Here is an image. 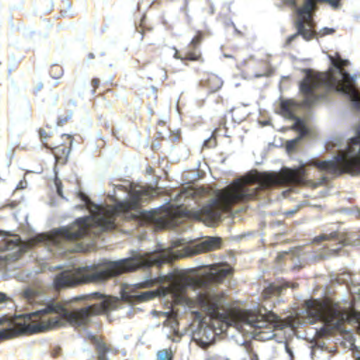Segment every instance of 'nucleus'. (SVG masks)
I'll use <instances>...</instances> for the list:
<instances>
[{"mask_svg":"<svg viewBox=\"0 0 360 360\" xmlns=\"http://www.w3.org/2000/svg\"><path fill=\"white\" fill-rule=\"evenodd\" d=\"M329 58L334 68H329L328 71L315 72L311 70H305L306 75L299 86L304 96L302 105L309 108L323 98L324 95L318 93L319 89L323 88L327 91H335L349 96L356 108L360 110V95L354 86L353 78L344 69L349 65V61L342 59L338 53L335 57Z\"/></svg>","mask_w":360,"mask_h":360,"instance_id":"5","label":"nucleus"},{"mask_svg":"<svg viewBox=\"0 0 360 360\" xmlns=\"http://www.w3.org/2000/svg\"><path fill=\"white\" fill-rule=\"evenodd\" d=\"M286 253H279L276 258V262L279 263L283 259Z\"/></svg>","mask_w":360,"mask_h":360,"instance_id":"34","label":"nucleus"},{"mask_svg":"<svg viewBox=\"0 0 360 360\" xmlns=\"http://www.w3.org/2000/svg\"><path fill=\"white\" fill-rule=\"evenodd\" d=\"M328 3L331 5L333 8H338L340 6V0H327Z\"/></svg>","mask_w":360,"mask_h":360,"instance_id":"30","label":"nucleus"},{"mask_svg":"<svg viewBox=\"0 0 360 360\" xmlns=\"http://www.w3.org/2000/svg\"><path fill=\"white\" fill-rule=\"evenodd\" d=\"M222 84L221 79L214 74L208 75L206 79L203 82V86L210 94L215 93L219 90Z\"/></svg>","mask_w":360,"mask_h":360,"instance_id":"15","label":"nucleus"},{"mask_svg":"<svg viewBox=\"0 0 360 360\" xmlns=\"http://www.w3.org/2000/svg\"><path fill=\"white\" fill-rule=\"evenodd\" d=\"M106 296L99 292H94L89 295H81L74 298L75 301H79L83 300H102L105 298Z\"/></svg>","mask_w":360,"mask_h":360,"instance_id":"19","label":"nucleus"},{"mask_svg":"<svg viewBox=\"0 0 360 360\" xmlns=\"http://www.w3.org/2000/svg\"><path fill=\"white\" fill-rule=\"evenodd\" d=\"M25 298L29 302L30 304H34L37 302V299L41 297V292L33 288H28L25 290L23 292Z\"/></svg>","mask_w":360,"mask_h":360,"instance_id":"18","label":"nucleus"},{"mask_svg":"<svg viewBox=\"0 0 360 360\" xmlns=\"http://www.w3.org/2000/svg\"><path fill=\"white\" fill-rule=\"evenodd\" d=\"M100 79L98 78H93L91 82V86H92V94H95L96 91V89L98 88V86H100Z\"/></svg>","mask_w":360,"mask_h":360,"instance_id":"27","label":"nucleus"},{"mask_svg":"<svg viewBox=\"0 0 360 360\" xmlns=\"http://www.w3.org/2000/svg\"><path fill=\"white\" fill-rule=\"evenodd\" d=\"M304 128V126L302 124L300 121L297 120V121L295 123V124L292 126V129H297V130H302Z\"/></svg>","mask_w":360,"mask_h":360,"instance_id":"29","label":"nucleus"},{"mask_svg":"<svg viewBox=\"0 0 360 360\" xmlns=\"http://www.w3.org/2000/svg\"><path fill=\"white\" fill-rule=\"evenodd\" d=\"M221 239L211 237L195 245H183L180 240L172 242V250L159 255L153 253L137 255L114 262H106L65 270L56 274L53 286L56 291L90 283H103L121 274L139 269H147L154 265L219 249Z\"/></svg>","mask_w":360,"mask_h":360,"instance_id":"2","label":"nucleus"},{"mask_svg":"<svg viewBox=\"0 0 360 360\" xmlns=\"http://www.w3.org/2000/svg\"><path fill=\"white\" fill-rule=\"evenodd\" d=\"M71 118V114H68L65 116H60L57 120V124L58 126H63L66 124Z\"/></svg>","mask_w":360,"mask_h":360,"instance_id":"25","label":"nucleus"},{"mask_svg":"<svg viewBox=\"0 0 360 360\" xmlns=\"http://www.w3.org/2000/svg\"><path fill=\"white\" fill-rule=\"evenodd\" d=\"M295 143H296V140H292V141H289L287 144V148L288 149H290L291 148L293 147V146L295 144Z\"/></svg>","mask_w":360,"mask_h":360,"instance_id":"35","label":"nucleus"},{"mask_svg":"<svg viewBox=\"0 0 360 360\" xmlns=\"http://www.w3.org/2000/svg\"><path fill=\"white\" fill-rule=\"evenodd\" d=\"M158 360H172L173 354L171 349H165L158 351L157 354Z\"/></svg>","mask_w":360,"mask_h":360,"instance_id":"21","label":"nucleus"},{"mask_svg":"<svg viewBox=\"0 0 360 360\" xmlns=\"http://www.w3.org/2000/svg\"><path fill=\"white\" fill-rule=\"evenodd\" d=\"M307 316L311 323L322 321L324 326L316 331L318 338L330 335L334 330H339L349 321L347 310L329 300H308L304 302Z\"/></svg>","mask_w":360,"mask_h":360,"instance_id":"6","label":"nucleus"},{"mask_svg":"<svg viewBox=\"0 0 360 360\" xmlns=\"http://www.w3.org/2000/svg\"><path fill=\"white\" fill-rule=\"evenodd\" d=\"M56 188H57V193L58 194L63 197V193H62V185H61V183H56Z\"/></svg>","mask_w":360,"mask_h":360,"instance_id":"31","label":"nucleus"},{"mask_svg":"<svg viewBox=\"0 0 360 360\" xmlns=\"http://www.w3.org/2000/svg\"><path fill=\"white\" fill-rule=\"evenodd\" d=\"M305 175L304 166L295 169L284 168L278 174L255 171L216 191L215 198L200 210H188L167 203L156 210L145 213L143 217L156 229L176 226L183 219L202 221L212 225L220 221L223 212H230L236 204L255 198L261 190L273 186L301 184Z\"/></svg>","mask_w":360,"mask_h":360,"instance_id":"1","label":"nucleus"},{"mask_svg":"<svg viewBox=\"0 0 360 360\" xmlns=\"http://www.w3.org/2000/svg\"><path fill=\"white\" fill-rule=\"evenodd\" d=\"M79 195H80L81 198L82 199V200H84L86 202V204L88 205L90 202L89 198L86 195H84L82 193H80Z\"/></svg>","mask_w":360,"mask_h":360,"instance_id":"33","label":"nucleus"},{"mask_svg":"<svg viewBox=\"0 0 360 360\" xmlns=\"http://www.w3.org/2000/svg\"><path fill=\"white\" fill-rule=\"evenodd\" d=\"M6 300V296L4 293L0 292V304L5 302Z\"/></svg>","mask_w":360,"mask_h":360,"instance_id":"37","label":"nucleus"},{"mask_svg":"<svg viewBox=\"0 0 360 360\" xmlns=\"http://www.w3.org/2000/svg\"><path fill=\"white\" fill-rule=\"evenodd\" d=\"M318 1L328 2L327 0H305L303 6L297 9L298 19L295 22L297 33L290 36L287 39V43H291L298 35L307 40L312 39L315 32L312 30L314 22L311 18V11L316 7Z\"/></svg>","mask_w":360,"mask_h":360,"instance_id":"10","label":"nucleus"},{"mask_svg":"<svg viewBox=\"0 0 360 360\" xmlns=\"http://www.w3.org/2000/svg\"><path fill=\"white\" fill-rule=\"evenodd\" d=\"M298 284L296 283H290L283 281L281 283H271L264 290V295L266 298L270 297L272 295H279L283 290L288 288H296Z\"/></svg>","mask_w":360,"mask_h":360,"instance_id":"14","label":"nucleus"},{"mask_svg":"<svg viewBox=\"0 0 360 360\" xmlns=\"http://www.w3.org/2000/svg\"><path fill=\"white\" fill-rule=\"evenodd\" d=\"M195 303L211 319L217 320L226 324V326L248 321L246 313L243 311H219L224 308V297L222 292L215 293L210 291L199 292L195 299Z\"/></svg>","mask_w":360,"mask_h":360,"instance_id":"8","label":"nucleus"},{"mask_svg":"<svg viewBox=\"0 0 360 360\" xmlns=\"http://www.w3.org/2000/svg\"><path fill=\"white\" fill-rule=\"evenodd\" d=\"M212 188L209 186H200L198 188L188 187L184 188L179 193L181 198H202L210 195Z\"/></svg>","mask_w":360,"mask_h":360,"instance_id":"13","label":"nucleus"},{"mask_svg":"<svg viewBox=\"0 0 360 360\" xmlns=\"http://www.w3.org/2000/svg\"><path fill=\"white\" fill-rule=\"evenodd\" d=\"M143 296L146 297L147 299H150L153 297V292H145V293H143Z\"/></svg>","mask_w":360,"mask_h":360,"instance_id":"36","label":"nucleus"},{"mask_svg":"<svg viewBox=\"0 0 360 360\" xmlns=\"http://www.w3.org/2000/svg\"><path fill=\"white\" fill-rule=\"evenodd\" d=\"M323 240H335L338 241V244L340 246L336 249H340L344 244L342 243L341 240L338 237V233L336 231L332 232L329 234H321L314 238V241L316 243H319Z\"/></svg>","mask_w":360,"mask_h":360,"instance_id":"17","label":"nucleus"},{"mask_svg":"<svg viewBox=\"0 0 360 360\" xmlns=\"http://www.w3.org/2000/svg\"><path fill=\"white\" fill-rule=\"evenodd\" d=\"M164 314L165 315V316H167V318L168 319H175V316H174V314L172 311H168V312H165L164 313Z\"/></svg>","mask_w":360,"mask_h":360,"instance_id":"32","label":"nucleus"},{"mask_svg":"<svg viewBox=\"0 0 360 360\" xmlns=\"http://www.w3.org/2000/svg\"><path fill=\"white\" fill-rule=\"evenodd\" d=\"M226 267L218 265H212L210 271L202 275L192 277H177L175 278L167 287L162 288V295L165 296L171 294L174 302L180 303L185 300L186 288L189 285L196 288H207L211 284L221 283L228 276H231L234 272V269L228 264Z\"/></svg>","mask_w":360,"mask_h":360,"instance_id":"7","label":"nucleus"},{"mask_svg":"<svg viewBox=\"0 0 360 360\" xmlns=\"http://www.w3.org/2000/svg\"><path fill=\"white\" fill-rule=\"evenodd\" d=\"M324 34H332L334 32V30L333 29H330V28H325L324 29Z\"/></svg>","mask_w":360,"mask_h":360,"instance_id":"38","label":"nucleus"},{"mask_svg":"<svg viewBox=\"0 0 360 360\" xmlns=\"http://www.w3.org/2000/svg\"><path fill=\"white\" fill-rule=\"evenodd\" d=\"M117 300L108 297L100 303L68 310L63 302L49 301L42 309L19 316L14 319H0V342L20 335H32L58 328L61 320L75 328L86 327L93 316L116 308Z\"/></svg>","mask_w":360,"mask_h":360,"instance_id":"3","label":"nucleus"},{"mask_svg":"<svg viewBox=\"0 0 360 360\" xmlns=\"http://www.w3.org/2000/svg\"><path fill=\"white\" fill-rule=\"evenodd\" d=\"M358 333H359V335H360V320H359V322Z\"/></svg>","mask_w":360,"mask_h":360,"instance_id":"39","label":"nucleus"},{"mask_svg":"<svg viewBox=\"0 0 360 360\" xmlns=\"http://www.w3.org/2000/svg\"><path fill=\"white\" fill-rule=\"evenodd\" d=\"M161 281L160 278H155L153 279L146 280L141 283H139V286L141 288H150L154 286L155 284L160 283Z\"/></svg>","mask_w":360,"mask_h":360,"instance_id":"24","label":"nucleus"},{"mask_svg":"<svg viewBox=\"0 0 360 360\" xmlns=\"http://www.w3.org/2000/svg\"><path fill=\"white\" fill-rule=\"evenodd\" d=\"M204 37V34L201 31H198L196 34L191 39V42L188 44L193 47L199 48L200 44H201Z\"/></svg>","mask_w":360,"mask_h":360,"instance_id":"23","label":"nucleus"},{"mask_svg":"<svg viewBox=\"0 0 360 360\" xmlns=\"http://www.w3.org/2000/svg\"><path fill=\"white\" fill-rule=\"evenodd\" d=\"M88 339L95 347L98 354V360H108L107 359V354L108 353L114 355L118 354L119 351L110 343L106 342L103 336L89 334Z\"/></svg>","mask_w":360,"mask_h":360,"instance_id":"11","label":"nucleus"},{"mask_svg":"<svg viewBox=\"0 0 360 360\" xmlns=\"http://www.w3.org/2000/svg\"><path fill=\"white\" fill-rule=\"evenodd\" d=\"M106 94H109L110 95L104 96V99L106 100V103L105 104V108H110L112 106L113 102L112 99L117 100L118 98V95L110 89H108L105 92Z\"/></svg>","mask_w":360,"mask_h":360,"instance_id":"22","label":"nucleus"},{"mask_svg":"<svg viewBox=\"0 0 360 360\" xmlns=\"http://www.w3.org/2000/svg\"><path fill=\"white\" fill-rule=\"evenodd\" d=\"M175 52L174 58L181 60L186 64V61H193V62H204L201 51L199 48L193 47L190 44H188L186 50L179 51L174 48Z\"/></svg>","mask_w":360,"mask_h":360,"instance_id":"12","label":"nucleus"},{"mask_svg":"<svg viewBox=\"0 0 360 360\" xmlns=\"http://www.w3.org/2000/svg\"><path fill=\"white\" fill-rule=\"evenodd\" d=\"M155 192V189L151 187L131 188L129 192V200L118 201L115 205L97 206V213L92 218H78L68 226L54 229L50 233L37 234L27 241H22L18 236H15L6 241L5 248L8 250L14 247H20L21 251L25 252L44 242L54 245H60L64 240L75 242L88 236L94 224L105 230L113 229L118 215L138 209L142 202L151 199Z\"/></svg>","mask_w":360,"mask_h":360,"instance_id":"4","label":"nucleus"},{"mask_svg":"<svg viewBox=\"0 0 360 360\" xmlns=\"http://www.w3.org/2000/svg\"><path fill=\"white\" fill-rule=\"evenodd\" d=\"M43 84L41 82H34L32 90L34 94H38L43 89Z\"/></svg>","mask_w":360,"mask_h":360,"instance_id":"26","label":"nucleus"},{"mask_svg":"<svg viewBox=\"0 0 360 360\" xmlns=\"http://www.w3.org/2000/svg\"><path fill=\"white\" fill-rule=\"evenodd\" d=\"M39 135L44 146L51 150L56 161L60 164L66 163L71 150L73 137L71 135L63 134L60 136V141H52L53 133L50 128H40Z\"/></svg>","mask_w":360,"mask_h":360,"instance_id":"9","label":"nucleus"},{"mask_svg":"<svg viewBox=\"0 0 360 360\" xmlns=\"http://www.w3.org/2000/svg\"><path fill=\"white\" fill-rule=\"evenodd\" d=\"M295 105V103L293 100H282L280 103V109L282 114L289 118H293V110L292 108Z\"/></svg>","mask_w":360,"mask_h":360,"instance_id":"16","label":"nucleus"},{"mask_svg":"<svg viewBox=\"0 0 360 360\" xmlns=\"http://www.w3.org/2000/svg\"><path fill=\"white\" fill-rule=\"evenodd\" d=\"M49 74L52 78L59 79L63 75V69L60 65H52L50 68Z\"/></svg>","mask_w":360,"mask_h":360,"instance_id":"20","label":"nucleus"},{"mask_svg":"<svg viewBox=\"0 0 360 360\" xmlns=\"http://www.w3.org/2000/svg\"><path fill=\"white\" fill-rule=\"evenodd\" d=\"M263 324H265L266 326H269L270 328H271V324L269 323H263V322H260V321H255L253 324V326L255 327V328H262L264 326H263Z\"/></svg>","mask_w":360,"mask_h":360,"instance_id":"28","label":"nucleus"}]
</instances>
